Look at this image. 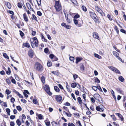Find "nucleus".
Listing matches in <instances>:
<instances>
[{"label": "nucleus", "instance_id": "e2e57ef3", "mask_svg": "<svg viewBox=\"0 0 126 126\" xmlns=\"http://www.w3.org/2000/svg\"><path fill=\"white\" fill-rule=\"evenodd\" d=\"M44 52L46 53H48L49 52V49L48 48H46L44 49Z\"/></svg>", "mask_w": 126, "mask_h": 126}, {"label": "nucleus", "instance_id": "f03ea898", "mask_svg": "<svg viewBox=\"0 0 126 126\" xmlns=\"http://www.w3.org/2000/svg\"><path fill=\"white\" fill-rule=\"evenodd\" d=\"M32 41L31 40V44L32 47L34 48L35 47H38V46L39 42L37 38L35 37H34L32 38Z\"/></svg>", "mask_w": 126, "mask_h": 126}, {"label": "nucleus", "instance_id": "0e129e2a", "mask_svg": "<svg viewBox=\"0 0 126 126\" xmlns=\"http://www.w3.org/2000/svg\"><path fill=\"white\" fill-rule=\"evenodd\" d=\"M19 32H20V34L21 36L22 37H23L24 35V33L22 31L20 30L19 31Z\"/></svg>", "mask_w": 126, "mask_h": 126}, {"label": "nucleus", "instance_id": "864d4df0", "mask_svg": "<svg viewBox=\"0 0 126 126\" xmlns=\"http://www.w3.org/2000/svg\"><path fill=\"white\" fill-rule=\"evenodd\" d=\"M37 4L39 6H41V0H36Z\"/></svg>", "mask_w": 126, "mask_h": 126}, {"label": "nucleus", "instance_id": "8fccbe9b", "mask_svg": "<svg viewBox=\"0 0 126 126\" xmlns=\"http://www.w3.org/2000/svg\"><path fill=\"white\" fill-rule=\"evenodd\" d=\"M80 69L81 70L83 71H84V67L83 64H82L80 67Z\"/></svg>", "mask_w": 126, "mask_h": 126}, {"label": "nucleus", "instance_id": "58836bf2", "mask_svg": "<svg viewBox=\"0 0 126 126\" xmlns=\"http://www.w3.org/2000/svg\"><path fill=\"white\" fill-rule=\"evenodd\" d=\"M94 56L95 57L98 59H101L102 58V57L100 56L95 53L94 54Z\"/></svg>", "mask_w": 126, "mask_h": 126}, {"label": "nucleus", "instance_id": "de8ad7c7", "mask_svg": "<svg viewBox=\"0 0 126 126\" xmlns=\"http://www.w3.org/2000/svg\"><path fill=\"white\" fill-rule=\"evenodd\" d=\"M81 8L82 9L84 12L87 11V9L86 7L84 5H82V6Z\"/></svg>", "mask_w": 126, "mask_h": 126}, {"label": "nucleus", "instance_id": "c9c22d12", "mask_svg": "<svg viewBox=\"0 0 126 126\" xmlns=\"http://www.w3.org/2000/svg\"><path fill=\"white\" fill-rule=\"evenodd\" d=\"M15 93L19 96V97L22 98H23V96L22 95L20 94L17 91H16L15 92Z\"/></svg>", "mask_w": 126, "mask_h": 126}, {"label": "nucleus", "instance_id": "6ab92c4d", "mask_svg": "<svg viewBox=\"0 0 126 126\" xmlns=\"http://www.w3.org/2000/svg\"><path fill=\"white\" fill-rule=\"evenodd\" d=\"M115 114L120 118L121 120V121H123L124 120V118L123 116L120 113H115Z\"/></svg>", "mask_w": 126, "mask_h": 126}, {"label": "nucleus", "instance_id": "774afa93", "mask_svg": "<svg viewBox=\"0 0 126 126\" xmlns=\"http://www.w3.org/2000/svg\"><path fill=\"white\" fill-rule=\"evenodd\" d=\"M76 123L77 124H78L79 125H78V126H82L81 124L80 121L79 120L77 121Z\"/></svg>", "mask_w": 126, "mask_h": 126}, {"label": "nucleus", "instance_id": "6e6552de", "mask_svg": "<svg viewBox=\"0 0 126 126\" xmlns=\"http://www.w3.org/2000/svg\"><path fill=\"white\" fill-rule=\"evenodd\" d=\"M55 98L56 100L58 102L60 103L62 100V97L60 95H57L55 96Z\"/></svg>", "mask_w": 126, "mask_h": 126}, {"label": "nucleus", "instance_id": "3c124183", "mask_svg": "<svg viewBox=\"0 0 126 126\" xmlns=\"http://www.w3.org/2000/svg\"><path fill=\"white\" fill-rule=\"evenodd\" d=\"M11 93V91L8 89H6L5 91V93L7 95L10 94Z\"/></svg>", "mask_w": 126, "mask_h": 126}, {"label": "nucleus", "instance_id": "423d86ee", "mask_svg": "<svg viewBox=\"0 0 126 126\" xmlns=\"http://www.w3.org/2000/svg\"><path fill=\"white\" fill-rule=\"evenodd\" d=\"M108 67L110 70L120 75L121 74L120 71L117 68L114 67L112 66H109Z\"/></svg>", "mask_w": 126, "mask_h": 126}, {"label": "nucleus", "instance_id": "0eeeda50", "mask_svg": "<svg viewBox=\"0 0 126 126\" xmlns=\"http://www.w3.org/2000/svg\"><path fill=\"white\" fill-rule=\"evenodd\" d=\"M112 53L113 55L114 56L116 57V58L118 59L119 61H121L123 63L124 62V60H122V59L119 56V53H118L116 51H113Z\"/></svg>", "mask_w": 126, "mask_h": 126}, {"label": "nucleus", "instance_id": "f704fd0d", "mask_svg": "<svg viewBox=\"0 0 126 126\" xmlns=\"http://www.w3.org/2000/svg\"><path fill=\"white\" fill-rule=\"evenodd\" d=\"M107 17L109 19V20L110 21H112L113 20L112 18L113 17L112 16H111V15L109 14H108L107 15Z\"/></svg>", "mask_w": 126, "mask_h": 126}, {"label": "nucleus", "instance_id": "ddd939ff", "mask_svg": "<svg viewBox=\"0 0 126 126\" xmlns=\"http://www.w3.org/2000/svg\"><path fill=\"white\" fill-rule=\"evenodd\" d=\"M94 96L95 98L99 102L100 101L99 99L100 98H101L102 99V98L101 97L100 95L98 94H94Z\"/></svg>", "mask_w": 126, "mask_h": 126}, {"label": "nucleus", "instance_id": "09e8293b", "mask_svg": "<svg viewBox=\"0 0 126 126\" xmlns=\"http://www.w3.org/2000/svg\"><path fill=\"white\" fill-rule=\"evenodd\" d=\"M98 13L100 14L102 16H105V14L102 10H101V11L99 12Z\"/></svg>", "mask_w": 126, "mask_h": 126}, {"label": "nucleus", "instance_id": "49530a36", "mask_svg": "<svg viewBox=\"0 0 126 126\" xmlns=\"http://www.w3.org/2000/svg\"><path fill=\"white\" fill-rule=\"evenodd\" d=\"M6 111L8 115H10V110L9 108H6Z\"/></svg>", "mask_w": 126, "mask_h": 126}, {"label": "nucleus", "instance_id": "ea45409f", "mask_svg": "<svg viewBox=\"0 0 126 126\" xmlns=\"http://www.w3.org/2000/svg\"><path fill=\"white\" fill-rule=\"evenodd\" d=\"M80 16L78 14H76L74 17V19H77L79 18Z\"/></svg>", "mask_w": 126, "mask_h": 126}, {"label": "nucleus", "instance_id": "72a5a7b5", "mask_svg": "<svg viewBox=\"0 0 126 126\" xmlns=\"http://www.w3.org/2000/svg\"><path fill=\"white\" fill-rule=\"evenodd\" d=\"M41 35L42 39L43 40V41L45 42H47V40L45 38L43 35L42 34H41Z\"/></svg>", "mask_w": 126, "mask_h": 126}, {"label": "nucleus", "instance_id": "c756f323", "mask_svg": "<svg viewBox=\"0 0 126 126\" xmlns=\"http://www.w3.org/2000/svg\"><path fill=\"white\" fill-rule=\"evenodd\" d=\"M96 110L98 111H100L101 110L103 112V110H102V109L100 108L99 106H97L96 107Z\"/></svg>", "mask_w": 126, "mask_h": 126}, {"label": "nucleus", "instance_id": "4468645a", "mask_svg": "<svg viewBox=\"0 0 126 126\" xmlns=\"http://www.w3.org/2000/svg\"><path fill=\"white\" fill-rule=\"evenodd\" d=\"M7 12V13H9L11 14H12V15L10 16L11 18L13 20L15 18V17L14 16V13L13 11H12L8 10Z\"/></svg>", "mask_w": 126, "mask_h": 126}, {"label": "nucleus", "instance_id": "393cba45", "mask_svg": "<svg viewBox=\"0 0 126 126\" xmlns=\"http://www.w3.org/2000/svg\"><path fill=\"white\" fill-rule=\"evenodd\" d=\"M77 100L81 106H82V104L83 103L82 100L80 97H78L77 98Z\"/></svg>", "mask_w": 126, "mask_h": 126}, {"label": "nucleus", "instance_id": "338daca9", "mask_svg": "<svg viewBox=\"0 0 126 126\" xmlns=\"http://www.w3.org/2000/svg\"><path fill=\"white\" fill-rule=\"evenodd\" d=\"M16 108L19 111H20L22 110L20 106H16Z\"/></svg>", "mask_w": 126, "mask_h": 126}, {"label": "nucleus", "instance_id": "f8f14e48", "mask_svg": "<svg viewBox=\"0 0 126 126\" xmlns=\"http://www.w3.org/2000/svg\"><path fill=\"white\" fill-rule=\"evenodd\" d=\"M64 13L65 15V18L67 21L68 23H70L71 22V20L70 19L68 18V14L67 13H65L64 12Z\"/></svg>", "mask_w": 126, "mask_h": 126}, {"label": "nucleus", "instance_id": "cd10ccee", "mask_svg": "<svg viewBox=\"0 0 126 126\" xmlns=\"http://www.w3.org/2000/svg\"><path fill=\"white\" fill-rule=\"evenodd\" d=\"M44 122L47 126H50V122L49 121L46 120L44 121Z\"/></svg>", "mask_w": 126, "mask_h": 126}, {"label": "nucleus", "instance_id": "680f3d73", "mask_svg": "<svg viewBox=\"0 0 126 126\" xmlns=\"http://www.w3.org/2000/svg\"><path fill=\"white\" fill-rule=\"evenodd\" d=\"M3 56L5 58L7 59H9V58L8 56L5 53H4L3 54Z\"/></svg>", "mask_w": 126, "mask_h": 126}, {"label": "nucleus", "instance_id": "4d7b16f0", "mask_svg": "<svg viewBox=\"0 0 126 126\" xmlns=\"http://www.w3.org/2000/svg\"><path fill=\"white\" fill-rule=\"evenodd\" d=\"M63 112L65 113V114L68 117H71L72 116V114L71 113H69L65 111H64Z\"/></svg>", "mask_w": 126, "mask_h": 126}, {"label": "nucleus", "instance_id": "f257e3e1", "mask_svg": "<svg viewBox=\"0 0 126 126\" xmlns=\"http://www.w3.org/2000/svg\"><path fill=\"white\" fill-rule=\"evenodd\" d=\"M55 4L54 7L56 12H59L62 10V6L59 0H55Z\"/></svg>", "mask_w": 126, "mask_h": 126}, {"label": "nucleus", "instance_id": "2f4dec72", "mask_svg": "<svg viewBox=\"0 0 126 126\" xmlns=\"http://www.w3.org/2000/svg\"><path fill=\"white\" fill-rule=\"evenodd\" d=\"M54 88L55 91L57 92H60V89L57 86H54Z\"/></svg>", "mask_w": 126, "mask_h": 126}, {"label": "nucleus", "instance_id": "603ef678", "mask_svg": "<svg viewBox=\"0 0 126 126\" xmlns=\"http://www.w3.org/2000/svg\"><path fill=\"white\" fill-rule=\"evenodd\" d=\"M58 58L55 56H54V58L52 59V61L53 62L57 61L58 60Z\"/></svg>", "mask_w": 126, "mask_h": 126}, {"label": "nucleus", "instance_id": "e433bc0d", "mask_svg": "<svg viewBox=\"0 0 126 126\" xmlns=\"http://www.w3.org/2000/svg\"><path fill=\"white\" fill-rule=\"evenodd\" d=\"M114 29L116 31V32L117 33V34H119V31L118 30V28L116 26V25L114 26Z\"/></svg>", "mask_w": 126, "mask_h": 126}, {"label": "nucleus", "instance_id": "7ed1b4c3", "mask_svg": "<svg viewBox=\"0 0 126 126\" xmlns=\"http://www.w3.org/2000/svg\"><path fill=\"white\" fill-rule=\"evenodd\" d=\"M34 67L36 71L39 72H41L43 70V66L38 62H36L35 63Z\"/></svg>", "mask_w": 126, "mask_h": 126}, {"label": "nucleus", "instance_id": "20e7f679", "mask_svg": "<svg viewBox=\"0 0 126 126\" xmlns=\"http://www.w3.org/2000/svg\"><path fill=\"white\" fill-rule=\"evenodd\" d=\"M73 21L75 24L79 27L81 26L83 23V21L81 19L78 20L73 19Z\"/></svg>", "mask_w": 126, "mask_h": 126}, {"label": "nucleus", "instance_id": "c85d7f7f", "mask_svg": "<svg viewBox=\"0 0 126 126\" xmlns=\"http://www.w3.org/2000/svg\"><path fill=\"white\" fill-rule=\"evenodd\" d=\"M45 77L43 76H42L41 78V80L43 84L45 83Z\"/></svg>", "mask_w": 126, "mask_h": 126}, {"label": "nucleus", "instance_id": "13d9d810", "mask_svg": "<svg viewBox=\"0 0 126 126\" xmlns=\"http://www.w3.org/2000/svg\"><path fill=\"white\" fill-rule=\"evenodd\" d=\"M110 116L114 121H115L116 120V118L115 117V116L114 114L111 115Z\"/></svg>", "mask_w": 126, "mask_h": 126}, {"label": "nucleus", "instance_id": "a19ab883", "mask_svg": "<svg viewBox=\"0 0 126 126\" xmlns=\"http://www.w3.org/2000/svg\"><path fill=\"white\" fill-rule=\"evenodd\" d=\"M6 81L8 85H10L11 83V82L9 78H7L6 79Z\"/></svg>", "mask_w": 126, "mask_h": 126}, {"label": "nucleus", "instance_id": "bb28decb", "mask_svg": "<svg viewBox=\"0 0 126 126\" xmlns=\"http://www.w3.org/2000/svg\"><path fill=\"white\" fill-rule=\"evenodd\" d=\"M23 45L27 48H29L30 47L29 44L28 43H24L23 44Z\"/></svg>", "mask_w": 126, "mask_h": 126}, {"label": "nucleus", "instance_id": "79ce46f5", "mask_svg": "<svg viewBox=\"0 0 126 126\" xmlns=\"http://www.w3.org/2000/svg\"><path fill=\"white\" fill-rule=\"evenodd\" d=\"M16 123L18 126H20L21 125V123L20 120L19 119H17L16 121Z\"/></svg>", "mask_w": 126, "mask_h": 126}, {"label": "nucleus", "instance_id": "9d476101", "mask_svg": "<svg viewBox=\"0 0 126 126\" xmlns=\"http://www.w3.org/2000/svg\"><path fill=\"white\" fill-rule=\"evenodd\" d=\"M93 36L95 39L99 40L100 38L98 34L96 32H94L93 33Z\"/></svg>", "mask_w": 126, "mask_h": 126}, {"label": "nucleus", "instance_id": "a878e982", "mask_svg": "<svg viewBox=\"0 0 126 126\" xmlns=\"http://www.w3.org/2000/svg\"><path fill=\"white\" fill-rule=\"evenodd\" d=\"M4 69H5V68L4 67V69L6 70V69L5 70ZM8 71H6V73L8 75H10L11 73V71L10 70V68L8 67Z\"/></svg>", "mask_w": 126, "mask_h": 126}, {"label": "nucleus", "instance_id": "aec40b11", "mask_svg": "<svg viewBox=\"0 0 126 126\" xmlns=\"http://www.w3.org/2000/svg\"><path fill=\"white\" fill-rule=\"evenodd\" d=\"M5 4L9 9H11V5L10 3L8 2H5Z\"/></svg>", "mask_w": 126, "mask_h": 126}, {"label": "nucleus", "instance_id": "052dcab7", "mask_svg": "<svg viewBox=\"0 0 126 126\" xmlns=\"http://www.w3.org/2000/svg\"><path fill=\"white\" fill-rule=\"evenodd\" d=\"M73 77L74 79L75 80L78 77V76L76 74H73Z\"/></svg>", "mask_w": 126, "mask_h": 126}, {"label": "nucleus", "instance_id": "6e6d98bb", "mask_svg": "<svg viewBox=\"0 0 126 126\" xmlns=\"http://www.w3.org/2000/svg\"><path fill=\"white\" fill-rule=\"evenodd\" d=\"M32 102L33 103L35 104H36L38 103V101L35 98H34L33 99Z\"/></svg>", "mask_w": 126, "mask_h": 126}, {"label": "nucleus", "instance_id": "412c9836", "mask_svg": "<svg viewBox=\"0 0 126 126\" xmlns=\"http://www.w3.org/2000/svg\"><path fill=\"white\" fill-rule=\"evenodd\" d=\"M93 19L94 20L95 23L98 24H99L100 23L99 20L97 16V17H95V18H93Z\"/></svg>", "mask_w": 126, "mask_h": 126}, {"label": "nucleus", "instance_id": "39448f33", "mask_svg": "<svg viewBox=\"0 0 126 126\" xmlns=\"http://www.w3.org/2000/svg\"><path fill=\"white\" fill-rule=\"evenodd\" d=\"M43 88L49 95L51 96L52 94V93L50 91L49 87L48 85L47 84L43 86Z\"/></svg>", "mask_w": 126, "mask_h": 126}, {"label": "nucleus", "instance_id": "a211bd4d", "mask_svg": "<svg viewBox=\"0 0 126 126\" xmlns=\"http://www.w3.org/2000/svg\"><path fill=\"white\" fill-rule=\"evenodd\" d=\"M26 6L28 9L31 11H33V8L32 7L31 4L27 2L26 3Z\"/></svg>", "mask_w": 126, "mask_h": 126}, {"label": "nucleus", "instance_id": "473e14b6", "mask_svg": "<svg viewBox=\"0 0 126 126\" xmlns=\"http://www.w3.org/2000/svg\"><path fill=\"white\" fill-rule=\"evenodd\" d=\"M94 81L95 82L98 83H100V80L97 77H94Z\"/></svg>", "mask_w": 126, "mask_h": 126}, {"label": "nucleus", "instance_id": "bf43d9fd", "mask_svg": "<svg viewBox=\"0 0 126 126\" xmlns=\"http://www.w3.org/2000/svg\"><path fill=\"white\" fill-rule=\"evenodd\" d=\"M92 88L93 90L95 91H96L97 89V86H92Z\"/></svg>", "mask_w": 126, "mask_h": 126}, {"label": "nucleus", "instance_id": "5fc2aeb1", "mask_svg": "<svg viewBox=\"0 0 126 126\" xmlns=\"http://www.w3.org/2000/svg\"><path fill=\"white\" fill-rule=\"evenodd\" d=\"M69 60L71 61L74 62V61L75 59L74 57L72 56H70L69 57Z\"/></svg>", "mask_w": 126, "mask_h": 126}, {"label": "nucleus", "instance_id": "9b49d317", "mask_svg": "<svg viewBox=\"0 0 126 126\" xmlns=\"http://www.w3.org/2000/svg\"><path fill=\"white\" fill-rule=\"evenodd\" d=\"M19 24L16 23V25L17 26L18 28L20 29L21 27L19 25L20 24L21 26H23L24 25V22L21 20H19Z\"/></svg>", "mask_w": 126, "mask_h": 126}, {"label": "nucleus", "instance_id": "4c0bfd02", "mask_svg": "<svg viewBox=\"0 0 126 126\" xmlns=\"http://www.w3.org/2000/svg\"><path fill=\"white\" fill-rule=\"evenodd\" d=\"M32 17L31 18L32 20L34 19L37 21H38L37 17L34 14H33L32 15Z\"/></svg>", "mask_w": 126, "mask_h": 126}, {"label": "nucleus", "instance_id": "7c9ffc66", "mask_svg": "<svg viewBox=\"0 0 126 126\" xmlns=\"http://www.w3.org/2000/svg\"><path fill=\"white\" fill-rule=\"evenodd\" d=\"M119 80L120 81L123 82L124 81V79L123 77L122 76H120L118 78Z\"/></svg>", "mask_w": 126, "mask_h": 126}, {"label": "nucleus", "instance_id": "c03bdc74", "mask_svg": "<svg viewBox=\"0 0 126 126\" xmlns=\"http://www.w3.org/2000/svg\"><path fill=\"white\" fill-rule=\"evenodd\" d=\"M51 124L52 126H56L57 125V123L55 121H53L51 122Z\"/></svg>", "mask_w": 126, "mask_h": 126}, {"label": "nucleus", "instance_id": "5701e85b", "mask_svg": "<svg viewBox=\"0 0 126 126\" xmlns=\"http://www.w3.org/2000/svg\"><path fill=\"white\" fill-rule=\"evenodd\" d=\"M82 59L83 58L82 57H77L76 59V63H78L79 62L82 60Z\"/></svg>", "mask_w": 126, "mask_h": 126}, {"label": "nucleus", "instance_id": "69168bd1", "mask_svg": "<svg viewBox=\"0 0 126 126\" xmlns=\"http://www.w3.org/2000/svg\"><path fill=\"white\" fill-rule=\"evenodd\" d=\"M52 65V63L51 62H48L47 63V65L48 67L51 66Z\"/></svg>", "mask_w": 126, "mask_h": 126}, {"label": "nucleus", "instance_id": "2eb2a0df", "mask_svg": "<svg viewBox=\"0 0 126 126\" xmlns=\"http://www.w3.org/2000/svg\"><path fill=\"white\" fill-rule=\"evenodd\" d=\"M23 19L24 21L26 22H27L29 21V19L28 16H27L26 14V13H24L23 15Z\"/></svg>", "mask_w": 126, "mask_h": 126}, {"label": "nucleus", "instance_id": "4be33fe9", "mask_svg": "<svg viewBox=\"0 0 126 126\" xmlns=\"http://www.w3.org/2000/svg\"><path fill=\"white\" fill-rule=\"evenodd\" d=\"M94 7L95 10L97 11L98 13H99V12H100V11H101V10H102L98 6H95Z\"/></svg>", "mask_w": 126, "mask_h": 126}, {"label": "nucleus", "instance_id": "37998d69", "mask_svg": "<svg viewBox=\"0 0 126 126\" xmlns=\"http://www.w3.org/2000/svg\"><path fill=\"white\" fill-rule=\"evenodd\" d=\"M77 86V84L76 83H73L71 84V86L73 88H75Z\"/></svg>", "mask_w": 126, "mask_h": 126}, {"label": "nucleus", "instance_id": "dca6fc26", "mask_svg": "<svg viewBox=\"0 0 126 126\" xmlns=\"http://www.w3.org/2000/svg\"><path fill=\"white\" fill-rule=\"evenodd\" d=\"M90 14L91 17L93 19L95 17H97V16L95 13L92 12H90Z\"/></svg>", "mask_w": 126, "mask_h": 126}, {"label": "nucleus", "instance_id": "a18cd8bd", "mask_svg": "<svg viewBox=\"0 0 126 126\" xmlns=\"http://www.w3.org/2000/svg\"><path fill=\"white\" fill-rule=\"evenodd\" d=\"M97 89L99 90V91L101 92H103V91L101 88L99 84H98L97 85Z\"/></svg>", "mask_w": 126, "mask_h": 126}, {"label": "nucleus", "instance_id": "1a4fd4ad", "mask_svg": "<svg viewBox=\"0 0 126 126\" xmlns=\"http://www.w3.org/2000/svg\"><path fill=\"white\" fill-rule=\"evenodd\" d=\"M34 52L32 49H30L28 52V55L31 58H32L34 55Z\"/></svg>", "mask_w": 126, "mask_h": 126}, {"label": "nucleus", "instance_id": "f3484780", "mask_svg": "<svg viewBox=\"0 0 126 126\" xmlns=\"http://www.w3.org/2000/svg\"><path fill=\"white\" fill-rule=\"evenodd\" d=\"M116 91L120 94H121L123 95L124 94V92L120 88H118L116 89Z\"/></svg>", "mask_w": 126, "mask_h": 126}, {"label": "nucleus", "instance_id": "b1692460", "mask_svg": "<svg viewBox=\"0 0 126 126\" xmlns=\"http://www.w3.org/2000/svg\"><path fill=\"white\" fill-rule=\"evenodd\" d=\"M22 3L21 2L18 3L17 4V5L18 7L20 8H21L22 7V5H23V4H24V3L23 1H22Z\"/></svg>", "mask_w": 126, "mask_h": 126}]
</instances>
